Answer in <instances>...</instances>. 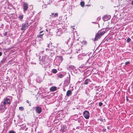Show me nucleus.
<instances>
[{
  "mask_svg": "<svg viewBox=\"0 0 133 133\" xmlns=\"http://www.w3.org/2000/svg\"><path fill=\"white\" fill-rule=\"evenodd\" d=\"M3 103L4 105L5 106L6 105H8L9 106L10 104V99L7 97H5L4 99Z\"/></svg>",
  "mask_w": 133,
  "mask_h": 133,
  "instance_id": "nucleus-1",
  "label": "nucleus"
},
{
  "mask_svg": "<svg viewBox=\"0 0 133 133\" xmlns=\"http://www.w3.org/2000/svg\"><path fill=\"white\" fill-rule=\"evenodd\" d=\"M32 110H34L35 109L34 108H33L32 109ZM35 109L36 112V113L39 114H40L42 111V108L39 106H37L35 107Z\"/></svg>",
  "mask_w": 133,
  "mask_h": 133,
  "instance_id": "nucleus-2",
  "label": "nucleus"
},
{
  "mask_svg": "<svg viewBox=\"0 0 133 133\" xmlns=\"http://www.w3.org/2000/svg\"><path fill=\"white\" fill-rule=\"evenodd\" d=\"M29 25L28 21L26 22L25 23L22 24V28L21 29V30H25V28L28 27L29 26Z\"/></svg>",
  "mask_w": 133,
  "mask_h": 133,
  "instance_id": "nucleus-3",
  "label": "nucleus"
},
{
  "mask_svg": "<svg viewBox=\"0 0 133 133\" xmlns=\"http://www.w3.org/2000/svg\"><path fill=\"white\" fill-rule=\"evenodd\" d=\"M83 115L84 117L86 119H88L90 116V114L88 111H85L83 112Z\"/></svg>",
  "mask_w": 133,
  "mask_h": 133,
  "instance_id": "nucleus-4",
  "label": "nucleus"
},
{
  "mask_svg": "<svg viewBox=\"0 0 133 133\" xmlns=\"http://www.w3.org/2000/svg\"><path fill=\"white\" fill-rule=\"evenodd\" d=\"M28 4L24 2L23 4V11L25 12L28 10Z\"/></svg>",
  "mask_w": 133,
  "mask_h": 133,
  "instance_id": "nucleus-5",
  "label": "nucleus"
},
{
  "mask_svg": "<svg viewBox=\"0 0 133 133\" xmlns=\"http://www.w3.org/2000/svg\"><path fill=\"white\" fill-rule=\"evenodd\" d=\"M56 59L58 60L57 62L58 63H61L63 60V57L61 56H57Z\"/></svg>",
  "mask_w": 133,
  "mask_h": 133,
  "instance_id": "nucleus-6",
  "label": "nucleus"
},
{
  "mask_svg": "<svg viewBox=\"0 0 133 133\" xmlns=\"http://www.w3.org/2000/svg\"><path fill=\"white\" fill-rule=\"evenodd\" d=\"M102 36L100 34V32H98L96 35L95 38V41H97L98 39L100 38Z\"/></svg>",
  "mask_w": 133,
  "mask_h": 133,
  "instance_id": "nucleus-7",
  "label": "nucleus"
},
{
  "mask_svg": "<svg viewBox=\"0 0 133 133\" xmlns=\"http://www.w3.org/2000/svg\"><path fill=\"white\" fill-rule=\"evenodd\" d=\"M111 17L109 15H106L103 17L102 18L103 20L105 21H107Z\"/></svg>",
  "mask_w": 133,
  "mask_h": 133,
  "instance_id": "nucleus-8",
  "label": "nucleus"
},
{
  "mask_svg": "<svg viewBox=\"0 0 133 133\" xmlns=\"http://www.w3.org/2000/svg\"><path fill=\"white\" fill-rule=\"evenodd\" d=\"M72 92L71 90H68L66 93V96L69 97L72 95Z\"/></svg>",
  "mask_w": 133,
  "mask_h": 133,
  "instance_id": "nucleus-9",
  "label": "nucleus"
},
{
  "mask_svg": "<svg viewBox=\"0 0 133 133\" xmlns=\"http://www.w3.org/2000/svg\"><path fill=\"white\" fill-rule=\"evenodd\" d=\"M6 109L5 106L4 105H1L0 107V110L3 111H4V109Z\"/></svg>",
  "mask_w": 133,
  "mask_h": 133,
  "instance_id": "nucleus-10",
  "label": "nucleus"
},
{
  "mask_svg": "<svg viewBox=\"0 0 133 133\" xmlns=\"http://www.w3.org/2000/svg\"><path fill=\"white\" fill-rule=\"evenodd\" d=\"M91 82L90 80L89 79H87L84 83V84L87 85L88 84L89 82Z\"/></svg>",
  "mask_w": 133,
  "mask_h": 133,
  "instance_id": "nucleus-11",
  "label": "nucleus"
},
{
  "mask_svg": "<svg viewBox=\"0 0 133 133\" xmlns=\"http://www.w3.org/2000/svg\"><path fill=\"white\" fill-rule=\"evenodd\" d=\"M57 90V88L55 87H51L50 88V90L51 91L53 92Z\"/></svg>",
  "mask_w": 133,
  "mask_h": 133,
  "instance_id": "nucleus-12",
  "label": "nucleus"
},
{
  "mask_svg": "<svg viewBox=\"0 0 133 133\" xmlns=\"http://www.w3.org/2000/svg\"><path fill=\"white\" fill-rule=\"evenodd\" d=\"M58 77L59 78H62L63 77V75L62 74L57 75Z\"/></svg>",
  "mask_w": 133,
  "mask_h": 133,
  "instance_id": "nucleus-13",
  "label": "nucleus"
},
{
  "mask_svg": "<svg viewBox=\"0 0 133 133\" xmlns=\"http://www.w3.org/2000/svg\"><path fill=\"white\" fill-rule=\"evenodd\" d=\"M23 17V15H20L18 17V18L19 20L21 21H22V19Z\"/></svg>",
  "mask_w": 133,
  "mask_h": 133,
  "instance_id": "nucleus-14",
  "label": "nucleus"
},
{
  "mask_svg": "<svg viewBox=\"0 0 133 133\" xmlns=\"http://www.w3.org/2000/svg\"><path fill=\"white\" fill-rule=\"evenodd\" d=\"M52 72L54 74H56L57 72V70L56 69H54L52 70Z\"/></svg>",
  "mask_w": 133,
  "mask_h": 133,
  "instance_id": "nucleus-15",
  "label": "nucleus"
},
{
  "mask_svg": "<svg viewBox=\"0 0 133 133\" xmlns=\"http://www.w3.org/2000/svg\"><path fill=\"white\" fill-rule=\"evenodd\" d=\"M80 4L81 6L83 7L84 5V2L82 1L80 3Z\"/></svg>",
  "mask_w": 133,
  "mask_h": 133,
  "instance_id": "nucleus-16",
  "label": "nucleus"
},
{
  "mask_svg": "<svg viewBox=\"0 0 133 133\" xmlns=\"http://www.w3.org/2000/svg\"><path fill=\"white\" fill-rule=\"evenodd\" d=\"M19 109L20 110H21V111H23L24 110V108L23 107H19Z\"/></svg>",
  "mask_w": 133,
  "mask_h": 133,
  "instance_id": "nucleus-17",
  "label": "nucleus"
},
{
  "mask_svg": "<svg viewBox=\"0 0 133 133\" xmlns=\"http://www.w3.org/2000/svg\"><path fill=\"white\" fill-rule=\"evenodd\" d=\"M82 43L83 44H85L87 43V42L86 41H84L82 42Z\"/></svg>",
  "mask_w": 133,
  "mask_h": 133,
  "instance_id": "nucleus-18",
  "label": "nucleus"
},
{
  "mask_svg": "<svg viewBox=\"0 0 133 133\" xmlns=\"http://www.w3.org/2000/svg\"><path fill=\"white\" fill-rule=\"evenodd\" d=\"M15 132L13 130L10 131L9 132V133H15Z\"/></svg>",
  "mask_w": 133,
  "mask_h": 133,
  "instance_id": "nucleus-19",
  "label": "nucleus"
},
{
  "mask_svg": "<svg viewBox=\"0 0 133 133\" xmlns=\"http://www.w3.org/2000/svg\"><path fill=\"white\" fill-rule=\"evenodd\" d=\"M131 41V39L129 38H128L127 40V42L129 43V42L130 41Z\"/></svg>",
  "mask_w": 133,
  "mask_h": 133,
  "instance_id": "nucleus-20",
  "label": "nucleus"
},
{
  "mask_svg": "<svg viewBox=\"0 0 133 133\" xmlns=\"http://www.w3.org/2000/svg\"><path fill=\"white\" fill-rule=\"evenodd\" d=\"M61 130L63 131L64 132L65 131L66 129H64V127H62L61 129Z\"/></svg>",
  "mask_w": 133,
  "mask_h": 133,
  "instance_id": "nucleus-21",
  "label": "nucleus"
},
{
  "mask_svg": "<svg viewBox=\"0 0 133 133\" xmlns=\"http://www.w3.org/2000/svg\"><path fill=\"white\" fill-rule=\"evenodd\" d=\"M43 35V34H42V35H39L37 37L38 38H42V36Z\"/></svg>",
  "mask_w": 133,
  "mask_h": 133,
  "instance_id": "nucleus-22",
  "label": "nucleus"
},
{
  "mask_svg": "<svg viewBox=\"0 0 133 133\" xmlns=\"http://www.w3.org/2000/svg\"><path fill=\"white\" fill-rule=\"evenodd\" d=\"M58 16V13H55V14L54 17H55Z\"/></svg>",
  "mask_w": 133,
  "mask_h": 133,
  "instance_id": "nucleus-23",
  "label": "nucleus"
},
{
  "mask_svg": "<svg viewBox=\"0 0 133 133\" xmlns=\"http://www.w3.org/2000/svg\"><path fill=\"white\" fill-rule=\"evenodd\" d=\"M103 104V103L101 102H99V106L101 107L102 106Z\"/></svg>",
  "mask_w": 133,
  "mask_h": 133,
  "instance_id": "nucleus-24",
  "label": "nucleus"
},
{
  "mask_svg": "<svg viewBox=\"0 0 133 133\" xmlns=\"http://www.w3.org/2000/svg\"><path fill=\"white\" fill-rule=\"evenodd\" d=\"M100 32V34H101L102 36L105 33V32L104 31H103L102 32Z\"/></svg>",
  "mask_w": 133,
  "mask_h": 133,
  "instance_id": "nucleus-25",
  "label": "nucleus"
},
{
  "mask_svg": "<svg viewBox=\"0 0 133 133\" xmlns=\"http://www.w3.org/2000/svg\"><path fill=\"white\" fill-rule=\"evenodd\" d=\"M130 63V62L129 61L126 62L125 63V65H127L129 64Z\"/></svg>",
  "mask_w": 133,
  "mask_h": 133,
  "instance_id": "nucleus-26",
  "label": "nucleus"
},
{
  "mask_svg": "<svg viewBox=\"0 0 133 133\" xmlns=\"http://www.w3.org/2000/svg\"><path fill=\"white\" fill-rule=\"evenodd\" d=\"M99 120L101 122H103V119L102 118H100L99 119Z\"/></svg>",
  "mask_w": 133,
  "mask_h": 133,
  "instance_id": "nucleus-27",
  "label": "nucleus"
},
{
  "mask_svg": "<svg viewBox=\"0 0 133 133\" xmlns=\"http://www.w3.org/2000/svg\"><path fill=\"white\" fill-rule=\"evenodd\" d=\"M61 33V32H60V31H57V34L58 35V36H59V35H60L58 34V33Z\"/></svg>",
  "mask_w": 133,
  "mask_h": 133,
  "instance_id": "nucleus-28",
  "label": "nucleus"
},
{
  "mask_svg": "<svg viewBox=\"0 0 133 133\" xmlns=\"http://www.w3.org/2000/svg\"><path fill=\"white\" fill-rule=\"evenodd\" d=\"M7 32H5V33L4 34V35L5 36H6L7 34Z\"/></svg>",
  "mask_w": 133,
  "mask_h": 133,
  "instance_id": "nucleus-29",
  "label": "nucleus"
},
{
  "mask_svg": "<svg viewBox=\"0 0 133 133\" xmlns=\"http://www.w3.org/2000/svg\"><path fill=\"white\" fill-rule=\"evenodd\" d=\"M2 55V52H0V56H1Z\"/></svg>",
  "mask_w": 133,
  "mask_h": 133,
  "instance_id": "nucleus-30",
  "label": "nucleus"
},
{
  "mask_svg": "<svg viewBox=\"0 0 133 133\" xmlns=\"http://www.w3.org/2000/svg\"><path fill=\"white\" fill-rule=\"evenodd\" d=\"M26 102L28 103H29V101L28 100H26Z\"/></svg>",
  "mask_w": 133,
  "mask_h": 133,
  "instance_id": "nucleus-31",
  "label": "nucleus"
},
{
  "mask_svg": "<svg viewBox=\"0 0 133 133\" xmlns=\"http://www.w3.org/2000/svg\"><path fill=\"white\" fill-rule=\"evenodd\" d=\"M126 100L127 101H128L129 100L128 99V98L127 97H126Z\"/></svg>",
  "mask_w": 133,
  "mask_h": 133,
  "instance_id": "nucleus-32",
  "label": "nucleus"
},
{
  "mask_svg": "<svg viewBox=\"0 0 133 133\" xmlns=\"http://www.w3.org/2000/svg\"><path fill=\"white\" fill-rule=\"evenodd\" d=\"M29 106H31V103H29Z\"/></svg>",
  "mask_w": 133,
  "mask_h": 133,
  "instance_id": "nucleus-33",
  "label": "nucleus"
},
{
  "mask_svg": "<svg viewBox=\"0 0 133 133\" xmlns=\"http://www.w3.org/2000/svg\"><path fill=\"white\" fill-rule=\"evenodd\" d=\"M131 4L132 5H133V0H132L131 2Z\"/></svg>",
  "mask_w": 133,
  "mask_h": 133,
  "instance_id": "nucleus-34",
  "label": "nucleus"
},
{
  "mask_svg": "<svg viewBox=\"0 0 133 133\" xmlns=\"http://www.w3.org/2000/svg\"><path fill=\"white\" fill-rule=\"evenodd\" d=\"M51 14V15H54V13H52Z\"/></svg>",
  "mask_w": 133,
  "mask_h": 133,
  "instance_id": "nucleus-35",
  "label": "nucleus"
},
{
  "mask_svg": "<svg viewBox=\"0 0 133 133\" xmlns=\"http://www.w3.org/2000/svg\"><path fill=\"white\" fill-rule=\"evenodd\" d=\"M107 128H108V129H110V128H109V127H107Z\"/></svg>",
  "mask_w": 133,
  "mask_h": 133,
  "instance_id": "nucleus-36",
  "label": "nucleus"
},
{
  "mask_svg": "<svg viewBox=\"0 0 133 133\" xmlns=\"http://www.w3.org/2000/svg\"><path fill=\"white\" fill-rule=\"evenodd\" d=\"M63 91H65V89H63Z\"/></svg>",
  "mask_w": 133,
  "mask_h": 133,
  "instance_id": "nucleus-37",
  "label": "nucleus"
},
{
  "mask_svg": "<svg viewBox=\"0 0 133 133\" xmlns=\"http://www.w3.org/2000/svg\"><path fill=\"white\" fill-rule=\"evenodd\" d=\"M79 56H80V55H79V56H78V57H79Z\"/></svg>",
  "mask_w": 133,
  "mask_h": 133,
  "instance_id": "nucleus-38",
  "label": "nucleus"
}]
</instances>
